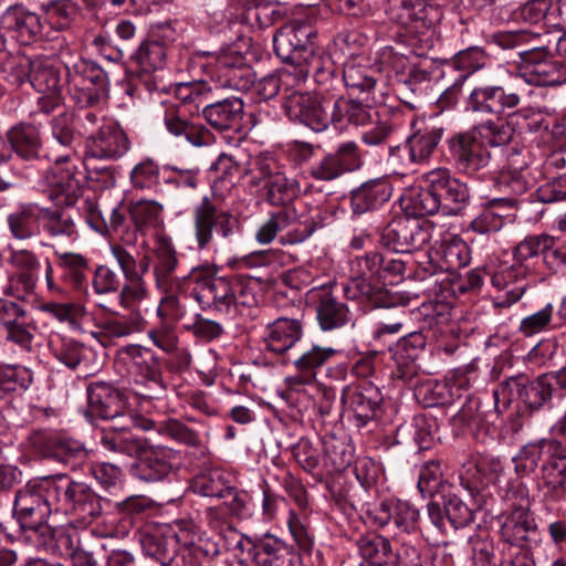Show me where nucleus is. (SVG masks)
<instances>
[{
    "label": "nucleus",
    "mask_w": 566,
    "mask_h": 566,
    "mask_svg": "<svg viewBox=\"0 0 566 566\" xmlns=\"http://www.w3.org/2000/svg\"><path fill=\"white\" fill-rule=\"evenodd\" d=\"M493 42L504 49H518L520 62L516 76L535 86H556L566 82L565 65L542 45V34L533 29L500 31Z\"/></svg>",
    "instance_id": "nucleus-1"
},
{
    "label": "nucleus",
    "mask_w": 566,
    "mask_h": 566,
    "mask_svg": "<svg viewBox=\"0 0 566 566\" xmlns=\"http://www.w3.org/2000/svg\"><path fill=\"white\" fill-rule=\"evenodd\" d=\"M517 475L527 476L542 461V480L553 501L566 496V444L557 438H543L524 444L512 459Z\"/></svg>",
    "instance_id": "nucleus-2"
},
{
    "label": "nucleus",
    "mask_w": 566,
    "mask_h": 566,
    "mask_svg": "<svg viewBox=\"0 0 566 566\" xmlns=\"http://www.w3.org/2000/svg\"><path fill=\"white\" fill-rule=\"evenodd\" d=\"M52 513H60L52 475L34 478L15 493L14 516L22 530L31 531L42 538V545H51L57 534L46 523Z\"/></svg>",
    "instance_id": "nucleus-3"
},
{
    "label": "nucleus",
    "mask_w": 566,
    "mask_h": 566,
    "mask_svg": "<svg viewBox=\"0 0 566 566\" xmlns=\"http://www.w3.org/2000/svg\"><path fill=\"white\" fill-rule=\"evenodd\" d=\"M382 254L369 252L350 261V280L344 286L348 300L368 302L374 307H388L391 304L388 291L373 283L381 279Z\"/></svg>",
    "instance_id": "nucleus-4"
},
{
    "label": "nucleus",
    "mask_w": 566,
    "mask_h": 566,
    "mask_svg": "<svg viewBox=\"0 0 566 566\" xmlns=\"http://www.w3.org/2000/svg\"><path fill=\"white\" fill-rule=\"evenodd\" d=\"M245 175L252 187L265 190V199L273 206L284 205L298 191L297 181L289 178L279 161L270 154H260L252 158Z\"/></svg>",
    "instance_id": "nucleus-5"
},
{
    "label": "nucleus",
    "mask_w": 566,
    "mask_h": 566,
    "mask_svg": "<svg viewBox=\"0 0 566 566\" xmlns=\"http://www.w3.org/2000/svg\"><path fill=\"white\" fill-rule=\"evenodd\" d=\"M193 238L199 251H217L216 239H231L239 226L229 211L218 208L207 196L192 209Z\"/></svg>",
    "instance_id": "nucleus-6"
},
{
    "label": "nucleus",
    "mask_w": 566,
    "mask_h": 566,
    "mask_svg": "<svg viewBox=\"0 0 566 566\" xmlns=\"http://www.w3.org/2000/svg\"><path fill=\"white\" fill-rule=\"evenodd\" d=\"M70 96L80 108L97 107L106 97L107 74L95 62L81 59L67 67Z\"/></svg>",
    "instance_id": "nucleus-7"
},
{
    "label": "nucleus",
    "mask_w": 566,
    "mask_h": 566,
    "mask_svg": "<svg viewBox=\"0 0 566 566\" xmlns=\"http://www.w3.org/2000/svg\"><path fill=\"white\" fill-rule=\"evenodd\" d=\"M410 128L411 134L402 145L389 148V157L401 166L426 165L437 150L444 128L417 118L411 120Z\"/></svg>",
    "instance_id": "nucleus-8"
},
{
    "label": "nucleus",
    "mask_w": 566,
    "mask_h": 566,
    "mask_svg": "<svg viewBox=\"0 0 566 566\" xmlns=\"http://www.w3.org/2000/svg\"><path fill=\"white\" fill-rule=\"evenodd\" d=\"M188 281H190V294L202 310L228 312L235 303L232 282L217 276L209 268H192Z\"/></svg>",
    "instance_id": "nucleus-9"
},
{
    "label": "nucleus",
    "mask_w": 566,
    "mask_h": 566,
    "mask_svg": "<svg viewBox=\"0 0 566 566\" xmlns=\"http://www.w3.org/2000/svg\"><path fill=\"white\" fill-rule=\"evenodd\" d=\"M54 496L60 513L77 514L83 520L95 518L102 513L101 497L84 482L66 474L52 475Z\"/></svg>",
    "instance_id": "nucleus-10"
},
{
    "label": "nucleus",
    "mask_w": 566,
    "mask_h": 566,
    "mask_svg": "<svg viewBox=\"0 0 566 566\" xmlns=\"http://www.w3.org/2000/svg\"><path fill=\"white\" fill-rule=\"evenodd\" d=\"M428 221L409 216L392 219L381 231L380 243L396 253H412L426 248L432 238Z\"/></svg>",
    "instance_id": "nucleus-11"
},
{
    "label": "nucleus",
    "mask_w": 566,
    "mask_h": 566,
    "mask_svg": "<svg viewBox=\"0 0 566 566\" xmlns=\"http://www.w3.org/2000/svg\"><path fill=\"white\" fill-rule=\"evenodd\" d=\"M333 94L293 93L284 102L285 114L314 132H323L333 125Z\"/></svg>",
    "instance_id": "nucleus-12"
},
{
    "label": "nucleus",
    "mask_w": 566,
    "mask_h": 566,
    "mask_svg": "<svg viewBox=\"0 0 566 566\" xmlns=\"http://www.w3.org/2000/svg\"><path fill=\"white\" fill-rule=\"evenodd\" d=\"M514 389L526 407L533 411L549 406L554 394L557 391V387L553 384V377L548 373L539 375L532 381H527L523 376L510 377L493 391L496 409L499 408L500 396H503V403L506 405L511 400L509 396Z\"/></svg>",
    "instance_id": "nucleus-13"
},
{
    "label": "nucleus",
    "mask_w": 566,
    "mask_h": 566,
    "mask_svg": "<svg viewBox=\"0 0 566 566\" xmlns=\"http://www.w3.org/2000/svg\"><path fill=\"white\" fill-rule=\"evenodd\" d=\"M72 157L70 151L54 157L53 166L42 176L43 191L57 206L71 207L77 201L80 180Z\"/></svg>",
    "instance_id": "nucleus-14"
},
{
    "label": "nucleus",
    "mask_w": 566,
    "mask_h": 566,
    "mask_svg": "<svg viewBox=\"0 0 566 566\" xmlns=\"http://www.w3.org/2000/svg\"><path fill=\"white\" fill-rule=\"evenodd\" d=\"M447 145L455 168L464 175L474 176L491 163V151L472 128L454 134Z\"/></svg>",
    "instance_id": "nucleus-15"
},
{
    "label": "nucleus",
    "mask_w": 566,
    "mask_h": 566,
    "mask_svg": "<svg viewBox=\"0 0 566 566\" xmlns=\"http://www.w3.org/2000/svg\"><path fill=\"white\" fill-rule=\"evenodd\" d=\"M313 36L315 33L307 24L285 25L273 38L274 51L283 62H314Z\"/></svg>",
    "instance_id": "nucleus-16"
},
{
    "label": "nucleus",
    "mask_w": 566,
    "mask_h": 566,
    "mask_svg": "<svg viewBox=\"0 0 566 566\" xmlns=\"http://www.w3.org/2000/svg\"><path fill=\"white\" fill-rule=\"evenodd\" d=\"M422 179L431 184L443 216H457L468 205L470 199L468 186L453 177L449 169H432L424 174Z\"/></svg>",
    "instance_id": "nucleus-17"
},
{
    "label": "nucleus",
    "mask_w": 566,
    "mask_h": 566,
    "mask_svg": "<svg viewBox=\"0 0 566 566\" xmlns=\"http://www.w3.org/2000/svg\"><path fill=\"white\" fill-rule=\"evenodd\" d=\"M521 94L509 87L496 84L478 85L470 92L465 108L479 115H502L521 104Z\"/></svg>",
    "instance_id": "nucleus-18"
},
{
    "label": "nucleus",
    "mask_w": 566,
    "mask_h": 566,
    "mask_svg": "<svg viewBox=\"0 0 566 566\" xmlns=\"http://www.w3.org/2000/svg\"><path fill=\"white\" fill-rule=\"evenodd\" d=\"M10 264L14 272L9 276L6 294L27 301L35 293L40 279L41 262L31 250H14L10 254Z\"/></svg>",
    "instance_id": "nucleus-19"
},
{
    "label": "nucleus",
    "mask_w": 566,
    "mask_h": 566,
    "mask_svg": "<svg viewBox=\"0 0 566 566\" xmlns=\"http://www.w3.org/2000/svg\"><path fill=\"white\" fill-rule=\"evenodd\" d=\"M178 460V453L171 448L147 441L132 467V474L145 482L163 481L177 467Z\"/></svg>",
    "instance_id": "nucleus-20"
},
{
    "label": "nucleus",
    "mask_w": 566,
    "mask_h": 566,
    "mask_svg": "<svg viewBox=\"0 0 566 566\" xmlns=\"http://www.w3.org/2000/svg\"><path fill=\"white\" fill-rule=\"evenodd\" d=\"M130 140L123 127L115 120H104L98 129L86 139L87 156L103 160H117L130 149Z\"/></svg>",
    "instance_id": "nucleus-21"
},
{
    "label": "nucleus",
    "mask_w": 566,
    "mask_h": 566,
    "mask_svg": "<svg viewBox=\"0 0 566 566\" xmlns=\"http://www.w3.org/2000/svg\"><path fill=\"white\" fill-rule=\"evenodd\" d=\"M361 165V156L358 145L353 142H344L335 151L324 155L310 166L308 174L316 180L332 181L346 172L358 169Z\"/></svg>",
    "instance_id": "nucleus-22"
},
{
    "label": "nucleus",
    "mask_w": 566,
    "mask_h": 566,
    "mask_svg": "<svg viewBox=\"0 0 566 566\" xmlns=\"http://www.w3.org/2000/svg\"><path fill=\"white\" fill-rule=\"evenodd\" d=\"M384 396L377 385L367 379L347 385L342 392V402L354 412L357 426H366L380 410Z\"/></svg>",
    "instance_id": "nucleus-23"
},
{
    "label": "nucleus",
    "mask_w": 566,
    "mask_h": 566,
    "mask_svg": "<svg viewBox=\"0 0 566 566\" xmlns=\"http://www.w3.org/2000/svg\"><path fill=\"white\" fill-rule=\"evenodd\" d=\"M307 301L315 307L318 325L324 332L342 328L352 322L348 306L334 296L331 284L311 289Z\"/></svg>",
    "instance_id": "nucleus-24"
},
{
    "label": "nucleus",
    "mask_w": 566,
    "mask_h": 566,
    "mask_svg": "<svg viewBox=\"0 0 566 566\" xmlns=\"http://www.w3.org/2000/svg\"><path fill=\"white\" fill-rule=\"evenodd\" d=\"M211 82L217 90L228 88L241 92L251 87L253 74L241 53L226 52L216 61Z\"/></svg>",
    "instance_id": "nucleus-25"
},
{
    "label": "nucleus",
    "mask_w": 566,
    "mask_h": 566,
    "mask_svg": "<svg viewBox=\"0 0 566 566\" xmlns=\"http://www.w3.org/2000/svg\"><path fill=\"white\" fill-rule=\"evenodd\" d=\"M426 263H420L419 271L423 272V276H431L438 272L453 273L465 268L471 261V251L462 239L452 238L440 244L434 256L428 253Z\"/></svg>",
    "instance_id": "nucleus-26"
},
{
    "label": "nucleus",
    "mask_w": 566,
    "mask_h": 566,
    "mask_svg": "<svg viewBox=\"0 0 566 566\" xmlns=\"http://www.w3.org/2000/svg\"><path fill=\"white\" fill-rule=\"evenodd\" d=\"M120 359L136 382L164 388L160 361L151 349L140 345H128L122 349Z\"/></svg>",
    "instance_id": "nucleus-27"
},
{
    "label": "nucleus",
    "mask_w": 566,
    "mask_h": 566,
    "mask_svg": "<svg viewBox=\"0 0 566 566\" xmlns=\"http://www.w3.org/2000/svg\"><path fill=\"white\" fill-rule=\"evenodd\" d=\"M164 124L169 134L193 147L207 146L211 142L210 130L200 123L189 120L186 111L177 103L165 104Z\"/></svg>",
    "instance_id": "nucleus-28"
},
{
    "label": "nucleus",
    "mask_w": 566,
    "mask_h": 566,
    "mask_svg": "<svg viewBox=\"0 0 566 566\" xmlns=\"http://www.w3.org/2000/svg\"><path fill=\"white\" fill-rule=\"evenodd\" d=\"M0 23L4 30L12 32L17 40L25 45L43 35H49V32L44 31L42 17L22 6L8 8L2 13Z\"/></svg>",
    "instance_id": "nucleus-29"
},
{
    "label": "nucleus",
    "mask_w": 566,
    "mask_h": 566,
    "mask_svg": "<svg viewBox=\"0 0 566 566\" xmlns=\"http://www.w3.org/2000/svg\"><path fill=\"white\" fill-rule=\"evenodd\" d=\"M179 264L177 251L167 240H160L155 249V262L153 266L154 282L157 290H167L170 286H189L190 272L182 276H176Z\"/></svg>",
    "instance_id": "nucleus-30"
},
{
    "label": "nucleus",
    "mask_w": 566,
    "mask_h": 566,
    "mask_svg": "<svg viewBox=\"0 0 566 566\" xmlns=\"http://www.w3.org/2000/svg\"><path fill=\"white\" fill-rule=\"evenodd\" d=\"M503 473V465L500 459L483 455L480 459H469L463 463L459 478L461 485L475 496L482 485L485 483H494Z\"/></svg>",
    "instance_id": "nucleus-31"
},
{
    "label": "nucleus",
    "mask_w": 566,
    "mask_h": 566,
    "mask_svg": "<svg viewBox=\"0 0 566 566\" xmlns=\"http://www.w3.org/2000/svg\"><path fill=\"white\" fill-rule=\"evenodd\" d=\"M337 354L338 350L333 347L313 345L293 361L296 375L289 376L286 385L290 389L298 390L301 386L313 384L316 380L317 369Z\"/></svg>",
    "instance_id": "nucleus-32"
},
{
    "label": "nucleus",
    "mask_w": 566,
    "mask_h": 566,
    "mask_svg": "<svg viewBox=\"0 0 566 566\" xmlns=\"http://www.w3.org/2000/svg\"><path fill=\"white\" fill-rule=\"evenodd\" d=\"M504 542L530 549L541 541V534L530 512L512 511L501 526Z\"/></svg>",
    "instance_id": "nucleus-33"
},
{
    "label": "nucleus",
    "mask_w": 566,
    "mask_h": 566,
    "mask_svg": "<svg viewBox=\"0 0 566 566\" xmlns=\"http://www.w3.org/2000/svg\"><path fill=\"white\" fill-rule=\"evenodd\" d=\"M303 337V324L297 318L281 316L265 326L263 343L265 349L284 354Z\"/></svg>",
    "instance_id": "nucleus-34"
},
{
    "label": "nucleus",
    "mask_w": 566,
    "mask_h": 566,
    "mask_svg": "<svg viewBox=\"0 0 566 566\" xmlns=\"http://www.w3.org/2000/svg\"><path fill=\"white\" fill-rule=\"evenodd\" d=\"M88 411L101 419L124 416L125 402L119 390L106 382H93L87 387Z\"/></svg>",
    "instance_id": "nucleus-35"
},
{
    "label": "nucleus",
    "mask_w": 566,
    "mask_h": 566,
    "mask_svg": "<svg viewBox=\"0 0 566 566\" xmlns=\"http://www.w3.org/2000/svg\"><path fill=\"white\" fill-rule=\"evenodd\" d=\"M243 109V101L233 96L206 104L201 114L211 127L224 132L235 129L240 125Z\"/></svg>",
    "instance_id": "nucleus-36"
},
{
    "label": "nucleus",
    "mask_w": 566,
    "mask_h": 566,
    "mask_svg": "<svg viewBox=\"0 0 566 566\" xmlns=\"http://www.w3.org/2000/svg\"><path fill=\"white\" fill-rule=\"evenodd\" d=\"M527 276H533V282H536V275L527 266L512 265L495 272L491 276L492 285L500 291H506L504 297H497V305L507 307L517 302L527 287L523 282Z\"/></svg>",
    "instance_id": "nucleus-37"
},
{
    "label": "nucleus",
    "mask_w": 566,
    "mask_h": 566,
    "mask_svg": "<svg viewBox=\"0 0 566 566\" xmlns=\"http://www.w3.org/2000/svg\"><path fill=\"white\" fill-rule=\"evenodd\" d=\"M392 188L386 179L364 182L350 192V206L355 214H363L381 207L391 197Z\"/></svg>",
    "instance_id": "nucleus-38"
},
{
    "label": "nucleus",
    "mask_w": 566,
    "mask_h": 566,
    "mask_svg": "<svg viewBox=\"0 0 566 566\" xmlns=\"http://www.w3.org/2000/svg\"><path fill=\"white\" fill-rule=\"evenodd\" d=\"M520 114L509 113L504 118L497 117L479 123L472 127L475 135L489 147L506 146L512 140Z\"/></svg>",
    "instance_id": "nucleus-39"
},
{
    "label": "nucleus",
    "mask_w": 566,
    "mask_h": 566,
    "mask_svg": "<svg viewBox=\"0 0 566 566\" xmlns=\"http://www.w3.org/2000/svg\"><path fill=\"white\" fill-rule=\"evenodd\" d=\"M514 197H501L489 200L482 211L471 221L470 228L480 234L495 233L504 226L505 212L515 208Z\"/></svg>",
    "instance_id": "nucleus-40"
},
{
    "label": "nucleus",
    "mask_w": 566,
    "mask_h": 566,
    "mask_svg": "<svg viewBox=\"0 0 566 566\" xmlns=\"http://www.w3.org/2000/svg\"><path fill=\"white\" fill-rule=\"evenodd\" d=\"M343 80L352 95L361 96V101L366 104L377 102V80L375 71L369 66L347 62L343 70Z\"/></svg>",
    "instance_id": "nucleus-41"
},
{
    "label": "nucleus",
    "mask_w": 566,
    "mask_h": 566,
    "mask_svg": "<svg viewBox=\"0 0 566 566\" xmlns=\"http://www.w3.org/2000/svg\"><path fill=\"white\" fill-rule=\"evenodd\" d=\"M7 223L14 239H33L41 233V208L33 203L20 205L8 214Z\"/></svg>",
    "instance_id": "nucleus-42"
},
{
    "label": "nucleus",
    "mask_w": 566,
    "mask_h": 566,
    "mask_svg": "<svg viewBox=\"0 0 566 566\" xmlns=\"http://www.w3.org/2000/svg\"><path fill=\"white\" fill-rule=\"evenodd\" d=\"M248 552L259 566H296L283 542L272 535L251 542Z\"/></svg>",
    "instance_id": "nucleus-43"
},
{
    "label": "nucleus",
    "mask_w": 566,
    "mask_h": 566,
    "mask_svg": "<svg viewBox=\"0 0 566 566\" xmlns=\"http://www.w3.org/2000/svg\"><path fill=\"white\" fill-rule=\"evenodd\" d=\"M276 237L280 235V242L283 245L297 244L304 242L314 231L312 227L302 224L296 212L290 208L280 209L269 217Z\"/></svg>",
    "instance_id": "nucleus-44"
},
{
    "label": "nucleus",
    "mask_w": 566,
    "mask_h": 566,
    "mask_svg": "<svg viewBox=\"0 0 566 566\" xmlns=\"http://www.w3.org/2000/svg\"><path fill=\"white\" fill-rule=\"evenodd\" d=\"M7 138L11 147L10 158L12 153L28 160L39 157L42 142L40 129L35 125L28 123L14 125L7 132Z\"/></svg>",
    "instance_id": "nucleus-45"
},
{
    "label": "nucleus",
    "mask_w": 566,
    "mask_h": 566,
    "mask_svg": "<svg viewBox=\"0 0 566 566\" xmlns=\"http://www.w3.org/2000/svg\"><path fill=\"white\" fill-rule=\"evenodd\" d=\"M419 516V511L409 502L386 501L380 503L376 521L380 526H385L392 520L398 528L412 533L418 528Z\"/></svg>",
    "instance_id": "nucleus-46"
},
{
    "label": "nucleus",
    "mask_w": 566,
    "mask_h": 566,
    "mask_svg": "<svg viewBox=\"0 0 566 566\" xmlns=\"http://www.w3.org/2000/svg\"><path fill=\"white\" fill-rule=\"evenodd\" d=\"M216 86L206 81L184 82L175 86V97L179 102L177 105L182 111L192 114L199 112L200 107L213 98Z\"/></svg>",
    "instance_id": "nucleus-47"
},
{
    "label": "nucleus",
    "mask_w": 566,
    "mask_h": 566,
    "mask_svg": "<svg viewBox=\"0 0 566 566\" xmlns=\"http://www.w3.org/2000/svg\"><path fill=\"white\" fill-rule=\"evenodd\" d=\"M31 86L39 94H52L62 91L61 72L54 57H34Z\"/></svg>",
    "instance_id": "nucleus-48"
},
{
    "label": "nucleus",
    "mask_w": 566,
    "mask_h": 566,
    "mask_svg": "<svg viewBox=\"0 0 566 566\" xmlns=\"http://www.w3.org/2000/svg\"><path fill=\"white\" fill-rule=\"evenodd\" d=\"M99 442L107 451L137 459L147 439L133 434L123 426L120 429L103 430Z\"/></svg>",
    "instance_id": "nucleus-49"
},
{
    "label": "nucleus",
    "mask_w": 566,
    "mask_h": 566,
    "mask_svg": "<svg viewBox=\"0 0 566 566\" xmlns=\"http://www.w3.org/2000/svg\"><path fill=\"white\" fill-rule=\"evenodd\" d=\"M57 266L62 270V280L75 291H81L87 282L90 261L87 256L77 252H63L54 250Z\"/></svg>",
    "instance_id": "nucleus-50"
},
{
    "label": "nucleus",
    "mask_w": 566,
    "mask_h": 566,
    "mask_svg": "<svg viewBox=\"0 0 566 566\" xmlns=\"http://www.w3.org/2000/svg\"><path fill=\"white\" fill-rule=\"evenodd\" d=\"M41 228L52 239L74 242L80 238L74 219L61 209H41Z\"/></svg>",
    "instance_id": "nucleus-51"
},
{
    "label": "nucleus",
    "mask_w": 566,
    "mask_h": 566,
    "mask_svg": "<svg viewBox=\"0 0 566 566\" xmlns=\"http://www.w3.org/2000/svg\"><path fill=\"white\" fill-rule=\"evenodd\" d=\"M357 547L363 562L359 565L391 566L394 553L390 542L380 535L360 537Z\"/></svg>",
    "instance_id": "nucleus-52"
},
{
    "label": "nucleus",
    "mask_w": 566,
    "mask_h": 566,
    "mask_svg": "<svg viewBox=\"0 0 566 566\" xmlns=\"http://www.w3.org/2000/svg\"><path fill=\"white\" fill-rule=\"evenodd\" d=\"M40 9L44 30L48 28L53 31L67 30L77 13L76 6L71 0H54L41 4Z\"/></svg>",
    "instance_id": "nucleus-53"
},
{
    "label": "nucleus",
    "mask_w": 566,
    "mask_h": 566,
    "mask_svg": "<svg viewBox=\"0 0 566 566\" xmlns=\"http://www.w3.org/2000/svg\"><path fill=\"white\" fill-rule=\"evenodd\" d=\"M176 541L190 551V555L209 556L217 553L216 545L210 543L191 522H179L175 532Z\"/></svg>",
    "instance_id": "nucleus-54"
},
{
    "label": "nucleus",
    "mask_w": 566,
    "mask_h": 566,
    "mask_svg": "<svg viewBox=\"0 0 566 566\" xmlns=\"http://www.w3.org/2000/svg\"><path fill=\"white\" fill-rule=\"evenodd\" d=\"M517 156V153L509 155L510 167L503 170L497 179L500 190L506 191L513 196L523 195L532 186L531 179L523 170V166L526 165V163L523 161L522 165H520L516 158Z\"/></svg>",
    "instance_id": "nucleus-55"
},
{
    "label": "nucleus",
    "mask_w": 566,
    "mask_h": 566,
    "mask_svg": "<svg viewBox=\"0 0 566 566\" xmlns=\"http://www.w3.org/2000/svg\"><path fill=\"white\" fill-rule=\"evenodd\" d=\"M284 63L285 65L276 71V75L286 102L289 95H292L293 93H302L300 88L306 82L313 62Z\"/></svg>",
    "instance_id": "nucleus-56"
},
{
    "label": "nucleus",
    "mask_w": 566,
    "mask_h": 566,
    "mask_svg": "<svg viewBox=\"0 0 566 566\" xmlns=\"http://www.w3.org/2000/svg\"><path fill=\"white\" fill-rule=\"evenodd\" d=\"M556 313L552 303H547L543 308L523 317L518 325V332L524 337H532L539 333L554 331L560 327L557 319L554 318Z\"/></svg>",
    "instance_id": "nucleus-57"
},
{
    "label": "nucleus",
    "mask_w": 566,
    "mask_h": 566,
    "mask_svg": "<svg viewBox=\"0 0 566 566\" xmlns=\"http://www.w3.org/2000/svg\"><path fill=\"white\" fill-rule=\"evenodd\" d=\"M54 358L70 369H76L85 364L91 350L73 338H62L51 346Z\"/></svg>",
    "instance_id": "nucleus-58"
},
{
    "label": "nucleus",
    "mask_w": 566,
    "mask_h": 566,
    "mask_svg": "<svg viewBox=\"0 0 566 566\" xmlns=\"http://www.w3.org/2000/svg\"><path fill=\"white\" fill-rule=\"evenodd\" d=\"M125 283L119 287L117 300L122 308L137 312L138 305L149 297V289L142 274L124 277Z\"/></svg>",
    "instance_id": "nucleus-59"
},
{
    "label": "nucleus",
    "mask_w": 566,
    "mask_h": 566,
    "mask_svg": "<svg viewBox=\"0 0 566 566\" xmlns=\"http://www.w3.org/2000/svg\"><path fill=\"white\" fill-rule=\"evenodd\" d=\"M3 331L4 339L8 343L18 346L25 353H32L34 350L33 344L35 340L38 325L29 314L27 315V318H21L17 323L10 324Z\"/></svg>",
    "instance_id": "nucleus-60"
},
{
    "label": "nucleus",
    "mask_w": 566,
    "mask_h": 566,
    "mask_svg": "<svg viewBox=\"0 0 566 566\" xmlns=\"http://www.w3.org/2000/svg\"><path fill=\"white\" fill-rule=\"evenodd\" d=\"M167 51L156 41L146 40L142 42L138 49L132 55V61L136 63L145 73H150L163 69L166 62Z\"/></svg>",
    "instance_id": "nucleus-61"
},
{
    "label": "nucleus",
    "mask_w": 566,
    "mask_h": 566,
    "mask_svg": "<svg viewBox=\"0 0 566 566\" xmlns=\"http://www.w3.org/2000/svg\"><path fill=\"white\" fill-rule=\"evenodd\" d=\"M144 319L139 312L119 318H107L99 325V334L108 338L127 337L142 331Z\"/></svg>",
    "instance_id": "nucleus-62"
},
{
    "label": "nucleus",
    "mask_w": 566,
    "mask_h": 566,
    "mask_svg": "<svg viewBox=\"0 0 566 566\" xmlns=\"http://www.w3.org/2000/svg\"><path fill=\"white\" fill-rule=\"evenodd\" d=\"M50 127L53 140L62 146L65 153L70 151V156H74L73 145L76 140L74 114L62 111L51 119Z\"/></svg>",
    "instance_id": "nucleus-63"
},
{
    "label": "nucleus",
    "mask_w": 566,
    "mask_h": 566,
    "mask_svg": "<svg viewBox=\"0 0 566 566\" xmlns=\"http://www.w3.org/2000/svg\"><path fill=\"white\" fill-rule=\"evenodd\" d=\"M85 458L86 450L80 441L59 434L51 459L75 469Z\"/></svg>",
    "instance_id": "nucleus-64"
}]
</instances>
